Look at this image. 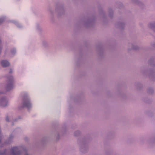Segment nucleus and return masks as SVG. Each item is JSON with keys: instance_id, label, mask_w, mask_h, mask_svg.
<instances>
[{"instance_id": "nucleus-1", "label": "nucleus", "mask_w": 155, "mask_h": 155, "mask_svg": "<svg viewBox=\"0 0 155 155\" xmlns=\"http://www.w3.org/2000/svg\"><path fill=\"white\" fill-rule=\"evenodd\" d=\"M13 78L10 76L8 78L6 84V89L7 91H9L13 87Z\"/></svg>"}, {"instance_id": "nucleus-2", "label": "nucleus", "mask_w": 155, "mask_h": 155, "mask_svg": "<svg viewBox=\"0 0 155 155\" xmlns=\"http://www.w3.org/2000/svg\"><path fill=\"white\" fill-rule=\"evenodd\" d=\"M22 105L23 107H26L28 108L31 106V104L28 99L26 97H24L23 99Z\"/></svg>"}, {"instance_id": "nucleus-3", "label": "nucleus", "mask_w": 155, "mask_h": 155, "mask_svg": "<svg viewBox=\"0 0 155 155\" xmlns=\"http://www.w3.org/2000/svg\"><path fill=\"white\" fill-rule=\"evenodd\" d=\"M8 105V101L6 98H2L0 100V106L1 107H5Z\"/></svg>"}, {"instance_id": "nucleus-4", "label": "nucleus", "mask_w": 155, "mask_h": 155, "mask_svg": "<svg viewBox=\"0 0 155 155\" xmlns=\"http://www.w3.org/2000/svg\"><path fill=\"white\" fill-rule=\"evenodd\" d=\"M11 152L12 155H17L19 154V151L17 147H14L11 149Z\"/></svg>"}, {"instance_id": "nucleus-5", "label": "nucleus", "mask_w": 155, "mask_h": 155, "mask_svg": "<svg viewBox=\"0 0 155 155\" xmlns=\"http://www.w3.org/2000/svg\"><path fill=\"white\" fill-rule=\"evenodd\" d=\"M148 27L155 32V21L150 22L148 24Z\"/></svg>"}, {"instance_id": "nucleus-6", "label": "nucleus", "mask_w": 155, "mask_h": 155, "mask_svg": "<svg viewBox=\"0 0 155 155\" xmlns=\"http://www.w3.org/2000/svg\"><path fill=\"white\" fill-rule=\"evenodd\" d=\"M1 64L2 66L4 67L8 66L9 65V63L8 61L6 60L2 61Z\"/></svg>"}, {"instance_id": "nucleus-7", "label": "nucleus", "mask_w": 155, "mask_h": 155, "mask_svg": "<svg viewBox=\"0 0 155 155\" xmlns=\"http://www.w3.org/2000/svg\"><path fill=\"white\" fill-rule=\"evenodd\" d=\"M128 46L129 48L131 47L132 49L136 50L138 49L139 48V47L137 46L133 45L131 43L129 44Z\"/></svg>"}, {"instance_id": "nucleus-8", "label": "nucleus", "mask_w": 155, "mask_h": 155, "mask_svg": "<svg viewBox=\"0 0 155 155\" xmlns=\"http://www.w3.org/2000/svg\"><path fill=\"white\" fill-rule=\"evenodd\" d=\"M148 93L150 94H151L153 92V90L152 88L149 89L147 91Z\"/></svg>"}, {"instance_id": "nucleus-9", "label": "nucleus", "mask_w": 155, "mask_h": 155, "mask_svg": "<svg viewBox=\"0 0 155 155\" xmlns=\"http://www.w3.org/2000/svg\"><path fill=\"white\" fill-rule=\"evenodd\" d=\"M56 11L58 12L60 11L61 12H63V9H62V8H56Z\"/></svg>"}, {"instance_id": "nucleus-10", "label": "nucleus", "mask_w": 155, "mask_h": 155, "mask_svg": "<svg viewBox=\"0 0 155 155\" xmlns=\"http://www.w3.org/2000/svg\"><path fill=\"white\" fill-rule=\"evenodd\" d=\"M16 52V50L15 49H13L11 51V52L12 54H14Z\"/></svg>"}, {"instance_id": "nucleus-11", "label": "nucleus", "mask_w": 155, "mask_h": 155, "mask_svg": "<svg viewBox=\"0 0 155 155\" xmlns=\"http://www.w3.org/2000/svg\"><path fill=\"white\" fill-rule=\"evenodd\" d=\"M4 20V19H2V18L0 19V24H1V23H2L3 22Z\"/></svg>"}, {"instance_id": "nucleus-12", "label": "nucleus", "mask_w": 155, "mask_h": 155, "mask_svg": "<svg viewBox=\"0 0 155 155\" xmlns=\"http://www.w3.org/2000/svg\"><path fill=\"white\" fill-rule=\"evenodd\" d=\"M109 14H112L113 13L112 10L111 9H110L109 11Z\"/></svg>"}, {"instance_id": "nucleus-13", "label": "nucleus", "mask_w": 155, "mask_h": 155, "mask_svg": "<svg viewBox=\"0 0 155 155\" xmlns=\"http://www.w3.org/2000/svg\"><path fill=\"white\" fill-rule=\"evenodd\" d=\"M124 23H121L120 24V27L122 28V27H123L124 25Z\"/></svg>"}, {"instance_id": "nucleus-14", "label": "nucleus", "mask_w": 155, "mask_h": 155, "mask_svg": "<svg viewBox=\"0 0 155 155\" xmlns=\"http://www.w3.org/2000/svg\"><path fill=\"white\" fill-rule=\"evenodd\" d=\"M9 117H7L5 118V120L7 121H9Z\"/></svg>"}, {"instance_id": "nucleus-15", "label": "nucleus", "mask_w": 155, "mask_h": 155, "mask_svg": "<svg viewBox=\"0 0 155 155\" xmlns=\"http://www.w3.org/2000/svg\"><path fill=\"white\" fill-rule=\"evenodd\" d=\"M5 152L4 153H2L0 152V155H5Z\"/></svg>"}, {"instance_id": "nucleus-16", "label": "nucleus", "mask_w": 155, "mask_h": 155, "mask_svg": "<svg viewBox=\"0 0 155 155\" xmlns=\"http://www.w3.org/2000/svg\"><path fill=\"white\" fill-rule=\"evenodd\" d=\"M89 23H90V22H89V21H87L86 22V23H85V24H84L85 25V26H87V24H89Z\"/></svg>"}, {"instance_id": "nucleus-17", "label": "nucleus", "mask_w": 155, "mask_h": 155, "mask_svg": "<svg viewBox=\"0 0 155 155\" xmlns=\"http://www.w3.org/2000/svg\"><path fill=\"white\" fill-rule=\"evenodd\" d=\"M141 72L143 74H145V72L143 70H142Z\"/></svg>"}, {"instance_id": "nucleus-18", "label": "nucleus", "mask_w": 155, "mask_h": 155, "mask_svg": "<svg viewBox=\"0 0 155 155\" xmlns=\"http://www.w3.org/2000/svg\"><path fill=\"white\" fill-rule=\"evenodd\" d=\"M12 72V71L11 69L10 70L9 73H11Z\"/></svg>"}, {"instance_id": "nucleus-19", "label": "nucleus", "mask_w": 155, "mask_h": 155, "mask_svg": "<svg viewBox=\"0 0 155 155\" xmlns=\"http://www.w3.org/2000/svg\"><path fill=\"white\" fill-rule=\"evenodd\" d=\"M25 155H28V153H25Z\"/></svg>"}, {"instance_id": "nucleus-20", "label": "nucleus", "mask_w": 155, "mask_h": 155, "mask_svg": "<svg viewBox=\"0 0 155 155\" xmlns=\"http://www.w3.org/2000/svg\"><path fill=\"white\" fill-rule=\"evenodd\" d=\"M130 49H131V48H130Z\"/></svg>"}, {"instance_id": "nucleus-21", "label": "nucleus", "mask_w": 155, "mask_h": 155, "mask_svg": "<svg viewBox=\"0 0 155 155\" xmlns=\"http://www.w3.org/2000/svg\"><path fill=\"white\" fill-rule=\"evenodd\" d=\"M1 93L0 92V94Z\"/></svg>"}]
</instances>
